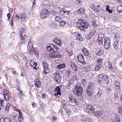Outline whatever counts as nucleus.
<instances>
[{"instance_id": "f257e3e1", "label": "nucleus", "mask_w": 122, "mask_h": 122, "mask_svg": "<svg viewBox=\"0 0 122 122\" xmlns=\"http://www.w3.org/2000/svg\"><path fill=\"white\" fill-rule=\"evenodd\" d=\"M77 27L81 30H86L89 24L86 22H85L84 20L78 19V21L76 23Z\"/></svg>"}, {"instance_id": "f03ea898", "label": "nucleus", "mask_w": 122, "mask_h": 122, "mask_svg": "<svg viewBox=\"0 0 122 122\" xmlns=\"http://www.w3.org/2000/svg\"><path fill=\"white\" fill-rule=\"evenodd\" d=\"M95 88V84L93 82L89 83L86 89V92L88 96V97H91L93 96V93L92 92Z\"/></svg>"}, {"instance_id": "7ed1b4c3", "label": "nucleus", "mask_w": 122, "mask_h": 122, "mask_svg": "<svg viewBox=\"0 0 122 122\" xmlns=\"http://www.w3.org/2000/svg\"><path fill=\"white\" fill-rule=\"evenodd\" d=\"M73 92L76 96H81L83 93L82 88L81 86L77 85L75 87Z\"/></svg>"}, {"instance_id": "20e7f679", "label": "nucleus", "mask_w": 122, "mask_h": 122, "mask_svg": "<svg viewBox=\"0 0 122 122\" xmlns=\"http://www.w3.org/2000/svg\"><path fill=\"white\" fill-rule=\"evenodd\" d=\"M111 45L110 40L109 38L105 39L104 46L105 49H108L110 47Z\"/></svg>"}, {"instance_id": "39448f33", "label": "nucleus", "mask_w": 122, "mask_h": 122, "mask_svg": "<svg viewBox=\"0 0 122 122\" xmlns=\"http://www.w3.org/2000/svg\"><path fill=\"white\" fill-rule=\"evenodd\" d=\"M53 78L57 83H59L61 82L62 78L58 73H55L53 74Z\"/></svg>"}, {"instance_id": "423d86ee", "label": "nucleus", "mask_w": 122, "mask_h": 122, "mask_svg": "<svg viewBox=\"0 0 122 122\" xmlns=\"http://www.w3.org/2000/svg\"><path fill=\"white\" fill-rule=\"evenodd\" d=\"M44 70L43 72L45 74H46L49 73V69L48 65L45 61L43 62L42 63Z\"/></svg>"}, {"instance_id": "0eeeda50", "label": "nucleus", "mask_w": 122, "mask_h": 122, "mask_svg": "<svg viewBox=\"0 0 122 122\" xmlns=\"http://www.w3.org/2000/svg\"><path fill=\"white\" fill-rule=\"evenodd\" d=\"M77 58L78 59V61L82 63L83 65H84L86 63L85 61L83 56L81 54H79L77 56Z\"/></svg>"}, {"instance_id": "6e6552de", "label": "nucleus", "mask_w": 122, "mask_h": 122, "mask_svg": "<svg viewBox=\"0 0 122 122\" xmlns=\"http://www.w3.org/2000/svg\"><path fill=\"white\" fill-rule=\"evenodd\" d=\"M69 98L70 99L69 102L71 104L74 103V104H77L78 102L77 100H76V98L73 97L72 95H70L69 97Z\"/></svg>"}, {"instance_id": "1a4fd4ad", "label": "nucleus", "mask_w": 122, "mask_h": 122, "mask_svg": "<svg viewBox=\"0 0 122 122\" xmlns=\"http://www.w3.org/2000/svg\"><path fill=\"white\" fill-rule=\"evenodd\" d=\"M104 74H100L99 75L98 78V82L100 84H102L104 83Z\"/></svg>"}, {"instance_id": "9d476101", "label": "nucleus", "mask_w": 122, "mask_h": 122, "mask_svg": "<svg viewBox=\"0 0 122 122\" xmlns=\"http://www.w3.org/2000/svg\"><path fill=\"white\" fill-rule=\"evenodd\" d=\"M86 109L87 112L92 113H93L95 110L94 107L91 105H87L86 107Z\"/></svg>"}, {"instance_id": "9b49d317", "label": "nucleus", "mask_w": 122, "mask_h": 122, "mask_svg": "<svg viewBox=\"0 0 122 122\" xmlns=\"http://www.w3.org/2000/svg\"><path fill=\"white\" fill-rule=\"evenodd\" d=\"M104 49H98L96 51L97 55L98 56H101L103 54Z\"/></svg>"}, {"instance_id": "f8f14e48", "label": "nucleus", "mask_w": 122, "mask_h": 122, "mask_svg": "<svg viewBox=\"0 0 122 122\" xmlns=\"http://www.w3.org/2000/svg\"><path fill=\"white\" fill-rule=\"evenodd\" d=\"M0 122H12L11 119L8 117L2 118L0 119Z\"/></svg>"}, {"instance_id": "ddd939ff", "label": "nucleus", "mask_w": 122, "mask_h": 122, "mask_svg": "<svg viewBox=\"0 0 122 122\" xmlns=\"http://www.w3.org/2000/svg\"><path fill=\"white\" fill-rule=\"evenodd\" d=\"M84 55L86 56H89V53L87 49L85 47H83L81 49Z\"/></svg>"}, {"instance_id": "4468645a", "label": "nucleus", "mask_w": 122, "mask_h": 122, "mask_svg": "<svg viewBox=\"0 0 122 122\" xmlns=\"http://www.w3.org/2000/svg\"><path fill=\"white\" fill-rule=\"evenodd\" d=\"M54 54L52 56V57L54 58H60L62 57V56L57 51L54 52Z\"/></svg>"}, {"instance_id": "2eb2a0df", "label": "nucleus", "mask_w": 122, "mask_h": 122, "mask_svg": "<svg viewBox=\"0 0 122 122\" xmlns=\"http://www.w3.org/2000/svg\"><path fill=\"white\" fill-rule=\"evenodd\" d=\"M114 41H119L120 39V35L118 33H116L113 37Z\"/></svg>"}, {"instance_id": "dca6fc26", "label": "nucleus", "mask_w": 122, "mask_h": 122, "mask_svg": "<svg viewBox=\"0 0 122 122\" xmlns=\"http://www.w3.org/2000/svg\"><path fill=\"white\" fill-rule=\"evenodd\" d=\"M93 114H94L96 116H101L103 113V112L102 110L98 111L95 112V111L93 112Z\"/></svg>"}, {"instance_id": "f3484780", "label": "nucleus", "mask_w": 122, "mask_h": 122, "mask_svg": "<svg viewBox=\"0 0 122 122\" xmlns=\"http://www.w3.org/2000/svg\"><path fill=\"white\" fill-rule=\"evenodd\" d=\"M54 41L57 45H59V46H61L62 45L61 43V42L60 40L59 39L56 37L54 38L53 40Z\"/></svg>"}, {"instance_id": "a211bd4d", "label": "nucleus", "mask_w": 122, "mask_h": 122, "mask_svg": "<svg viewBox=\"0 0 122 122\" xmlns=\"http://www.w3.org/2000/svg\"><path fill=\"white\" fill-rule=\"evenodd\" d=\"M51 46L50 47V50L51 49L52 51H53L54 52L58 51V48L57 46L51 44Z\"/></svg>"}, {"instance_id": "6ab92c4d", "label": "nucleus", "mask_w": 122, "mask_h": 122, "mask_svg": "<svg viewBox=\"0 0 122 122\" xmlns=\"http://www.w3.org/2000/svg\"><path fill=\"white\" fill-rule=\"evenodd\" d=\"M119 41H114L113 46L114 48L116 49L117 50L118 48V46H119V44L118 43Z\"/></svg>"}, {"instance_id": "aec40b11", "label": "nucleus", "mask_w": 122, "mask_h": 122, "mask_svg": "<svg viewBox=\"0 0 122 122\" xmlns=\"http://www.w3.org/2000/svg\"><path fill=\"white\" fill-rule=\"evenodd\" d=\"M114 84L116 89L118 90L120 88V85L119 82L118 81H115L114 82Z\"/></svg>"}, {"instance_id": "412c9836", "label": "nucleus", "mask_w": 122, "mask_h": 122, "mask_svg": "<svg viewBox=\"0 0 122 122\" xmlns=\"http://www.w3.org/2000/svg\"><path fill=\"white\" fill-rule=\"evenodd\" d=\"M102 94V91L100 90H99L98 92L95 96V98L97 99L100 97L101 96Z\"/></svg>"}, {"instance_id": "4be33fe9", "label": "nucleus", "mask_w": 122, "mask_h": 122, "mask_svg": "<svg viewBox=\"0 0 122 122\" xmlns=\"http://www.w3.org/2000/svg\"><path fill=\"white\" fill-rule=\"evenodd\" d=\"M45 11H44L42 10L41 13L40 17L42 19H44L46 17H47L45 14Z\"/></svg>"}, {"instance_id": "5701e85b", "label": "nucleus", "mask_w": 122, "mask_h": 122, "mask_svg": "<svg viewBox=\"0 0 122 122\" xmlns=\"http://www.w3.org/2000/svg\"><path fill=\"white\" fill-rule=\"evenodd\" d=\"M65 67V65L64 63L61 64L57 66L56 67L58 69H61Z\"/></svg>"}, {"instance_id": "b1692460", "label": "nucleus", "mask_w": 122, "mask_h": 122, "mask_svg": "<svg viewBox=\"0 0 122 122\" xmlns=\"http://www.w3.org/2000/svg\"><path fill=\"white\" fill-rule=\"evenodd\" d=\"M104 35L103 34L100 33L98 35L97 40H103L104 39Z\"/></svg>"}, {"instance_id": "393cba45", "label": "nucleus", "mask_w": 122, "mask_h": 122, "mask_svg": "<svg viewBox=\"0 0 122 122\" xmlns=\"http://www.w3.org/2000/svg\"><path fill=\"white\" fill-rule=\"evenodd\" d=\"M70 66L72 68H75L76 71H77L78 70V68L77 66V65H75L74 63H71L70 65Z\"/></svg>"}, {"instance_id": "a878e982", "label": "nucleus", "mask_w": 122, "mask_h": 122, "mask_svg": "<svg viewBox=\"0 0 122 122\" xmlns=\"http://www.w3.org/2000/svg\"><path fill=\"white\" fill-rule=\"evenodd\" d=\"M97 64L101 65L102 63V61L103 60V59L101 58H98L97 59Z\"/></svg>"}, {"instance_id": "bb28decb", "label": "nucleus", "mask_w": 122, "mask_h": 122, "mask_svg": "<svg viewBox=\"0 0 122 122\" xmlns=\"http://www.w3.org/2000/svg\"><path fill=\"white\" fill-rule=\"evenodd\" d=\"M77 39L79 41H82L83 39L82 38L81 35V34H77Z\"/></svg>"}, {"instance_id": "cd10ccee", "label": "nucleus", "mask_w": 122, "mask_h": 122, "mask_svg": "<svg viewBox=\"0 0 122 122\" xmlns=\"http://www.w3.org/2000/svg\"><path fill=\"white\" fill-rule=\"evenodd\" d=\"M35 85L36 87H39L41 86L40 81L39 80L37 79L36 80V82L35 83Z\"/></svg>"}, {"instance_id": "c85d7f7f", "label": "nucleus", "mask_w": 122, "mask_h": 122, "mask_svg": "<svg viewBox=\"0 0 122 122\" xmlns=\"http://www.w3.org/2000/svg\"><path fill=\"white\" fill-rule=\"evenodd\" d=\"M4 99L5 100L9 101L10 99L11 98V95L9 94L7 95H6L5 96H4Z\"/></svg>"}, {"instance_id": "c756f323", "label": "nucleus", "mask_w": 122, "mask_h": 122, "mask_svg": "<svg viewBox=\"0 0 122 122\" xmlns=\"http://www.w3.org/2000/svg\"><path fill=\"white\" fill-rule=\"evenodd\" d=\"M25 32V29L24 28H20L19 30V34H22Z\"/></svg>"}, {"instance_id": "7c9ffc66", "label": "nucleus", "mask_w": 122, "mask_h": 122, "mask_svg": "<svg viewBox=\"0 0 122 122\" xmlns=\"http://www.w3.org/2000/svg\"><path fill=\"white\" fill-rule=\"evenodd\" d=\"M26 18V16L23 13L21 14H20V19L22 20V21H25Z\"/></svg>"}, {"instance_id": "2f4dec72", "label": "nucleus", "mask_w": 122, "mask_h": 122, "mask_svg": "<svg viewBox=\"0 0 122 122\" xmlns=\"http://www.w3.org/2000/svg\"><path fill=\"white\" fill-rule=\"evenodd\" d=\"M42 10L45 11V14L47 16H48V15H49L50 14V12H49L48 10L47 9H44Z\"/></svg>"}, {"instance_id": "473e14b6", "label": "nucleus", "mask_w": 122, "mask_h": 122, "mask_svg": "<svg viewBox=\"0 0 122 122\" xmlns=\"http://www.w3.org/2000/svg\"><path fill=\"white\" fill-rule=\"evenodd\" d=\"M11 105V104L9 103H7L6 105V107L5 108V110L7 112L9 110V107Z\"/></svg>"}, {"instance_id": "72a5a7b5", "label": "nucleus", "mask_w": 122, "mask_h": 122, "mask_svg": "<svg viewBox=\"0 0 122 122\" xmlns=\"http://www.w3.org/2000/svg\"><path fill=\"white\" fill-rule=\"evenodd\" d=\"M101 65L97 64V66L95 67L94 70L96 71L99 70L101 67Z\"/></svg>"}, {"instance_id": "f704fd0d", "label": "nucleus", "mask_w": 122, "mask_h": 122, "mask_svg": "<svg viewBox=\"0 0 122 122\" xmlns=\"http://www.w3.org/2000/svg\"><path fill=\"white\" fill-rule=\"evenodd\" d=\"M114 65L112 64L111 62H109L108 63V67L111 70H112L113 69Z\"/></svg>"}, {"instance_id": "c9c22d12", "label": "nucleus", "mask_w": 122, "mask_h": 122, "mask_svg": "<svg viewBox=\"0 0 122 122\" xmlns=\"http://www.w3.org/2000/svg\"><path fill=\"white\" fill-rule=\"evenodd\" d=\"M56 21H57L59 22L61 21V18L59 16H57L55 18Z\"/></svg>"}, {"instance_id": "e433bc0d", "label": "nucleus", "mask_w": 122, "mask_h": 122, "mask_svg": "<svg viewBox=\"0 0 122 122\" xmlns=\"http://www.w3.org/2000/svg\"><path fill=\"white\" fill-rule=\"evenodd\" d=\"M55 91H57V92H59L60 94H61L60 92L61 89L59 86H56V88H55Z\"/></svg>"}, {"instance_id": "4c0bfd02", "label": "nucleus", "mask_w": 122, "mask_h": 122, "mask_svg": "<svg viewBox=\"0 0 122 122\" xmlns=\"http://www.w3.org/2000/svg\"><path fill=\"white\" fill-rule=\"evenodd\" d=\"M84 9L83 8H81L78 11V13H81V14H83L84 12Z\"/></svg>"}, {"instance_id": "58836bf2", "label": "nucleus", "mask_w": 122, "mask_h": 122, "mask_svg": "<svg viewBox=\"0 0 122 122\" xmlns=\"http://www.w3.org/2000/svg\"><path fill=\"white\" fill-rule=\"evenodd\" d=\"M117 9L118 12L119 13H121L122 12V6H119L118 7Z\"/></svg>"}, {"instance_id": "ea45409f", "label": "nucleus", "mask_w": 122, "mask_h": 122, "mask_svg": "<svg viewBox=\"0 0 122 122\" xmlns=\"http://www.w3.org/2000/svg\"><path fill=\"white\" fill-rule=\"evenodd\" d=\"M119 116H118V117H116V119L112 121V122H120V119L119 118Z\"/></svg>"}, {"instance_id": "a19ab883", "label": "nucleus", "mask_w": 122, "mask_h": 122, "mask_svg": "<svg viewBox=\"0 0 122 122\" xmlns=\"http://www.w3.org/2000/svg\"><path fill=\"white\" fill-rule=\"evenodd\" d=\"M105 81V83L107 84H108L109 81L108 77L106 76H104V79Z\"/></svg>"}, {"instance_id": "79ce46f5", "label": "nucleus", "mask_w": 122, "mask_h": 122, "mask_svg": "<svg viewBox=\"0 0 122 122\" xmlns=\"http://www.w3.org/2000/svg\"><path fill=\"white\" fill-rule=\"evenodd\" d=\"M60 24L61 26H64L66 24V22L62 20L60 22Z\"/></svg>"}, {"instance_id": "37998d69", "label": "nucleus", "mask_w": 122, "mask_h": 122, "mask_svg": "<svg viewBox=\"0 0 122 122\" xmlns=\"http://www.w3.org/2000/svg\"><path fill=\"white\" fill-rule=\"evenodd\" d=\"M96 33V30H94L91 31L90 32V35H91V36H93Z\"/></svg>"}, {"instance_id": "c03bdc74", "label": "nucleus", "mask_w": 122, "mask_h": 122, "mask_svg": "<svg viewBox=\"0 0 122 122\" xmlns=\"http://www.w3.org/2000/svg\"><path fill=\"white\" fill-rule=\"evenodd\" d=\"M9 94L7 90H4L3 93V96H5L6 95H7V94L8 95Z\"/></svg>"}, {"instance_id": "a18cd8bd", "label": "nucleus", "mask_w": 122, "mask_h": 122, "mask_svg": "<svg viewBox=\"0 0 122 122\" xmlns=\"http://www.w3.org/2000/svg\"><path fill=\"white\" fill-rule=\"evenodd\" d=\"M51 46V44L50 45H48L47 46V50L49 51H52L51 49H50V47Z\"/></svg>"}, {"instance_id": "49530a36", "label": "nucleus", "mask_w": 122, "mask_h": 122, "mask_svg": "<svg viewBox=\"0 0 122 122\" xmlns=\"http://www.w3.org/2000/svg\"><path fill=\"white\" fill-rule=\"evenodd\" d=\"M72 84H73L72 83L69 82V84L67 87V88L68 89H70L71 88V86L72 85Z\"/></svg>"}, {"instance_id": "de8ad7c7", "label": "nucleus", "mask_w": 122, "mask_h": 122, "mask_svg": "<svg viewBox=\"0 0 122 122\" xmlns=\"http://www.w3.org/2000/svg\"><path fill=\"white\" fill-rule=\"evenodd\" d=\"M34 51H35L34 53L35 55L37 57H38L39 56L38 52L35 49L34 50Z\"/></svg>"}, {"instance_id": "09e8293b", "label": "nucleus", "mask_w": 122, "mask_h": 122, "mask_svg": "<svg viewBox=\"0 0 122 122\" xmlns=\"http://www.w3.org/2000/svg\"><path fill=\"white\" fill-rule=\"evenodd\" d=\"M97 41L98 42L99 44L101 45L102 44L103 40H97Z\"/></svg>"}, {"instance_id": "8fccbe9b", "label": "nucleus", "mask_w": 122, "mask_h": 122, "mask_svg": "<svg viewBox=\"0 0 122 122\" xmlns=\"http://www.w3.org/2000/svg\"><path fill=\"white\" fill-rule=\"evenodd\" d=\"M86 72H88L90 70V67L88 66H87L86 67Z\"/></svg>"}, {"instance_id": "3c124183", "label": "nucleus", "mask_w": 122, "mask_h": 122, "mask_svg": "<svg viewBox=\"0 0 122 122\" xmlns=\"http://www.w3.org/2000/svg\"><path fill=\"white\" fill-rule=\"evenodd\" d=\"M119 113L122 114V107L120 106L118 108Z\"/></svg>"}, {"instance_id": "603ef678", "label": "nucleus", "mask_w": 122, "mask_h": 122, "mask_svg": "<svg viewBox=\"0 0 122 122\" xmlns=\"http://www.w3.org/2000/svg\"><path fill=\"white\" fill-rule=\"evenodd\" d=\"M57 13L55 11H52L51 12V14L54 15H56Z\"/></svg>"}, {"instance_id": "864d4df0", "label": "nucleus", "mask_w": 122, "mask_h": 122, "mask_svg": "<svg viewBox=\"0 0 122 122\" xmlns=\"http://www.w3.org/2000/svg\"><path fill=\"white\" fill-rule=\"evenodd\" d=\"M92 25L94 27H96L97 26V25L96 24V23L95 21H93L92 24Z\"/></svg>"}, {"instance_id": "5fc2aeb1", "label": "nucleus", "mask_w": 122, "mask_h": 122, "mask_svg": "<svg viewBox=\"0 0 122 122\" xmlns=\"http://www.w3.org/2000/svg\"><path fill=\"white\" fill-rule=\"evenodd\" d=\"M35 62H33L32 61V60L30 61V65L31 66H32V67H33V65L34 64H35Z\"/></svg>"}, {"instance_id": "6e6d98bb", "label": "nucleus", "mask_w": 122, "mask_h": 122, "mask_svg": "<svg viewBox=\"0 0 122 122\" xmlns=\"http://www.w3.org/2000/svg\"><path fill=\"white\" fill-rule=\"evenodd\" d=\"M66 74L67 75V76L68 77L70 76L71 75V73L69 70L66 72Z\"/></svg>"}, {"instance_id": "4d7b16f0", "label": "nucleus", "mask_w": 122, "mask_h": 122, "mask_svg": "<svg viewBox=\"0 0 122 122\" xmlns=\"http://www.w3.org/2000/svg\"><path fill=\"white\" fill-rule=\"evenodd\" d=\"M69 12L68 11H66L65 10H61L60 12L59 13L60 14H62L61 12H63V14H64V13L67 12Z\"/></svg>"}, {"instance_id": "13d9d810", "label": "nucleus", "mask_w": 122, "mask_h": 122, "mask_svg": "<svg viewBox=\"0 0 122 122\" xmlns=\"http://www.w3.org/2000/svg\"><path fill=\"white\" fill-rule=\"evenodd\" d=\"M21 40V42H20V43H22V44H23L25 43V42L26 41L25 40V39H21L20 40Z\"/></svg>"}, {"instance_id": "bf43d9fd", "label": "nucleus", "mask_w": 122, "mask_h": 122, "mask_svg": "<svg viewBox=\"0 0 122 122\" xmlns=\"http://www.w3.org/2000/svg\"><path fill=\"white\" fill-rule=\"evenodd\" d=\"M37 66V63L36 62H35V64H34L33 65V69H36V68L35 67L36 66Z\"/></svg>"}, {"instance_id": "052dcab7", "label": "nucleus", "mask_w": 122, "mask_h": 122, "mask_svg": "<svg viewBox=\"0 0 122 122\" xmlns=\"http://www.w3.org/2000/svg\"><path fill=\"white\" fill-rule=\"evenodd\" d=\"M20 40L25 39L24 37L23 36L22 34H20Z\"/></svg>"}, {"instance_id": "680f3d73", "label": "nucleus", "mask_w": 122, "mask_h": 122, "mask_svg": "<svg viewBox=\"0 0 122 122\" xmlns=\"http://www.w3.org/2000/svg\"><path fill=\"white\" fill-rule=\"evenodd\" d=\"M84 122H92L91 120L89 119H86L84 121Z\"/></svg>"}, {"instance_id": "e2e57ef3", "label": "nucleus", "mask_w": 122, "mask_h": 122, "mask_svg": "<svg viewBox=\"0 0 122 122\" xmlns=\"http://www.w3.org/2000/svg\"><path fill=\"white\" fill-rule=\"evenodd\" d=\"M23 119L22 117L19 116L18 117V120L19 122H20L22 121Z\"/></svg>"}, {"instance_id": "0e129e2a", "label": "nucleus", "mask_w": 122, "mask_h": 122, "mask_svg": "<svg viewBox=\"0 0 122 122\" xmlns=\"http://www.w3.org/2000/svg\"><path fill=\"white\" fill-rule=\"evenodd\" d=\"M7 16L8 18V20H9L10 18V13H8L7 14Z\"/></svg>"}, {"instance_id": "69168bd1", "label": "nucleus", "mask_w": 122, "mask_h": 122, "mask_svg": "<svg viewBox=\"0 0 122 122\" xmlns=\"http://www.w3.org/2000/svg\"><path fill=\"white\" fill-rule=\"evenodd\" d=\"M82 82L84 85H85L86 83V81L85 79H83Z\"/></svg>"}, {"instance_id": "338daca9", "label": "nucleus", "mask_w": 122, "mask_h": 122, "mask_svg": "<svg viewBox=\"0 0 122 122\" xmlns=\"http://www.w3.org/2000/svg\"><path fill=\"white\" fill-rule=\"evenodd\" d=\"M19 113V116L22 117V112L20 110H19L18 112Z\"/></svg>"}, {"instance_id": "774afa93", "label": "nucleus", "mask_w": 122, "mask_h": 122, "mask_svg": "<svg viewBox=\"0 0 122 122\" xmlns=\"http://www.w3.org/2000/svg\"><path fill=\"white\" fill-rule=\"evenodd\" d=\"M110 8L109 5H107L106 7V10L107 11L108 10H109V8Z\"/></svg>"}]
</instances>
